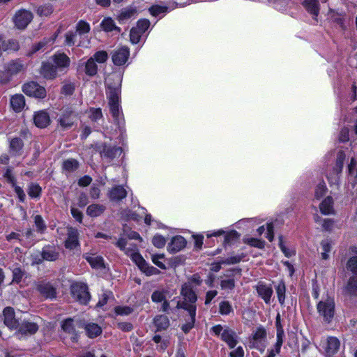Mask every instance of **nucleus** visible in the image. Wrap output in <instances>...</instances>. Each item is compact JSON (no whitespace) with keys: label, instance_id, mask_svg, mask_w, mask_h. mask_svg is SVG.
<instances>
[{"label":"nucleus","instance_id":"obj_39","mask_svg":"<svg viewBox=\"0 0 357 357\" xmlns=\"http://www.w3.org/2000/svg\"><path fill=\"white\" fill-rule=\"evenodd\" d=\"M153 321L158 331L165 330L169 326V320L166 315H157L155 317Z\"/></svg>","mask_w":357,"mask_h":357},{"label":"nucleus","instance_id":"obj_9","mask_svg":"<svg viewBox=\"0 0 357 357\" xmlns=\"http://www.w3.org/2000/svg\"><path fill=\"white\" fill-rule=\"evenodd\" d=\"M91 30L90 24L84 20H80L76 24L75 33H77L79 40L77 46L88 47L90 44V38L89 36Z\"/></svg>","mask_w":357,"mask_h":357},{"label":"nucleus","instance_id":"obj_54","mask_svg":"<svg viewBox=\"0 0 357 357\" xmlns=\"http://www.w3.org/2000/svg\"><path fill=\"white\" fill-rule=\"evenodd\" d=\"M91 58L96 63H104L108 59V54L105 51L101 50L96 52Z\"/></svg>","mask_w":357,"mask_h":357},{"label":"nucleus","instance_id":"obj_34","mask_svg":"<svg viewBox=\"0 0 357 357\" xmlns=\"http://www.w3.org/2000/svg\"><path fill=\"white\" fill-rule=\"evenodd\" d=\"M314 220L322 227L323 229L327 231H333L336 228H340L336 225L335 221L331 218L321 219V218L316 217Z\"/></svg>","mask_w":357,"mask_h":357},{"label":"nucleus","instance_id":"obj_61","mask_svg":"<svg viewBox=\"0 0 357 357\" xmlns=\"http://www.w3.org/2000/svg\"><path fill=\"white\" fill-rule=\"evenodd\" d=\"M78 167V162L75 159H68L63 163V168L68 172H73Z\"/></svg>","mask_w":357,"mask_h":357},{"label":"nucleus","instance_id":"obj_41","mask_svg":"<svg viewBox=\"0 0 357 357\" xmlns=\"http://www.w3.org/2000/svg\"><path fill=\"white\" fill-rule=\"evenodd\" d=\"M240 261H241V258L237 256L228 257L226 259L222 260L220 262L213 263L211 264V271H213L214 272H218L220 271L222 264H234L238 263Z\"/></svg>","mask_w":357,"mask_h":357},{"label":"nucleus","instance_id":"obj_29","mask_svg":"<svg viewBox=\"0 0 357 357\" xmlns=\"http://www.w3.org/2000/svg\"><path fill=\"white\" fill-rule=\"evenodd\" d=\"M41 74L47 79H53L57 75V68L51 61L43 63Z\"/></svg>","mask_w":357,"mask_h":357},{"label":"nucleus","instance_id":"obj_35","mask_svg":"<svg viewBox=\"0 0 357 357\" xmlns=\"http://www.w3.org/2000/svg\"><path fill=\"white\" fill-rule=\"evenodd\" d=\"M59 255L58 250L54 247L50 245L44 247L42 251V257L47 261H55L58 259Z\"/></svg>","mask_w":357,"mask_h":357},{"label":"nucleus","instance_id":"obj_4","mask_svg":"<svg viewBox=\"0 0 357 357\" xmlns=\"http://www.w3.org/2000/svg\"><path fill=\"white\" fill-rule=\"evenodd\" d=\"M116 245L125 254L130 257L132 261L140 268L145 265L146 262L142 256L139 254L137 247L135 244L128 243L126 238L121 237L116 243Z\"/></svg>","mask_w":357,"mask_h":357},{"label":"nucleus","instance_id":"obj_26","mask_svg":"<svg viewBox=\"0 0 357 357\" xmlns=\"http://www.w3.org/2000/svg\"><path fill=\"white\" fill-rule=\"evenodd\" d=\"M33 121L38 128H43L47 127L50 123V119L48 113L45 111H38L35 113Z\"/></svg>","mask_w":357,"mask_h":357},{"label":"nucleus","instance_id":"obj_50","mask_svg":"<svg viewBox=\"0 0 357 357\" xmlns=\"http://www.w3.org/2000/svg\"><path fill=\"white\" fill-rule=\"evenodd\" d=\"M152 262L161 269H166V265L165 264V255L164 254H156L152 255L151 256Z\"/></svg>","mask_w":357,"mask_h":357},{"label":"nucleus","instance_id":"obj_27","mask_svg":"<svg viewBox=\"0 0 357 357\" xmlns=\"http://www.w3.org/2000/svg\"><path fill=\"white\" fill-rule=\"evenodd\" d=\"M222 340L225 342L229 348H234L238 343V336L236 333L229 329L225 328L222 333Z\"/></svg>","mask_w":357,"mask_h":357},{"label":"nucleus","instance_id":"obj_18","mask_svg":"<svg viewBox=\"0 0 357 357\" xmlns=\"http://www.w3.org/2000/svg\"><path fill=\"white\" fill-rule=\"evenodd\" d=\"M340 342L337 337H328L324 344V354L326 357L333 356L338 351Z\"/></svg>","mask_w":357,"mask_h":357},{"label":"nucleus","instance_id":"obj_28","mask_svg":"<svg viewBox=\"0 0 357 357\" xmlns=\"http://www.w3.org/2000/svg\"><path fill=\"white\" fill-rule=\"evenodd\" d=\"M122 149L117 146H110L105 145L100 152L101 156L103 158L113 159L121 155Z\"/></svg>","mask_w":357,"mask_h":357},{"label":"nucleus","instance_id":"obj_48","mask_svg":"<svg viewBox=\"0 0 357 357\" xmlns=\"http://www.w3.org/2000/svg\"><path fill=\"white\" fill-rule=\"evenodd\" d=\"M286 287L284 282L281 281L276 287V293L278 301L281 305H283L285 301Z\"/></svg>","mask_w":357,"mask_h":357},{"label":"nucleus","instance_id":"obj_60","mask_svg":"<svg viewBox=\"0 0 357 357\" xmlns=\"http://www.w3.org/2000/svg\"><path fill=\"white\" fill-rule=\"evenodd\" d=\"M53 11L52 6L50 3L44 4L43 6H40L37 9V13L40 16H48L50 15Z\"/></svg>","mask_w":357,"mask_h":357},{"label":"nucleus","instance_id":"obj_43","mask_svg":"<svg viewBox=\"0 0 357 357\" xmlns=\"http://www.w3.org/2000/svg\"><path fill=\"white\" fill-rule=\"evenodd\" d=\"M105 210V206L101 204H94L88 206L86 213L88 215L95 218L100 216Z\"/></svg>","mask_w":357,"mask_h":357},{"label":"nucleus","instance_id":"obj_49","mask_svg":"<svg viewBox=\"0 0 357 357\" xmlns=\"http://www.w3.org/2000/svg\"><path fill=\"white\" fill-rule=\"evenodd\" d=\"M169 10V8L164 6L153 5L149 8V12L151 15L158 17L161 14H165Z\"/></svg>","mask_w":357,"mask_h":357},{"label":"nucleus","instance_id":"obj_1","mask_svg":"<svg viewBox=\"0 0 357 357\" xmlns=\"http://www.w3.org/2000/svg\"><path fill=\"white\" fill-rule=\"evenodd\" d=\"M107 86V96L109 101V112L120 134L122 135L125 131V121L120 105L121 78L119 77H117L116 86H112L108 82Z\"/></svg>","mask_w":357,"mask_h":357},{"label":"nucleus","instance_id":"obj_36","mask_svg":"<svg viewBox=\"0 0 357 357\" xmlns=\"http://www.w3.org/2000/svg\"><path fill=\"white\" fill-rule=\"evenodd\" d=\"M52 63L57 69L67 68L70 63V59L63 53L56 54L52 58Z\"/></svg>","mask_w":357,"mask_h":357},{"label":"nucleus","instance_id":"obj_37","mask_svg":"<svg viewBox=\"0 0 357 357\" xmlns=\"http://www.w3.org/2000/svg\"><path fill=\"white\" fill-rule=\"evenodd\" d=\"M266 337V331L263 327H259L253 333V347L258 348L259 344H262Z\"/></svg>","mask_w":357,"mask_h":357},{"label":"nucleus","instance_id":"obj_58","mask_svg":"<svg viewBox=\"0 0 357 357\" xmlns=\"http://www.w3.org/2000/svg\"><path fill=\"white\" fill-rule=\"evenodd\" d=\"M321 246L322 249L321 252V258L323 259H328L329 257L328 253L331 252V243L328 240H324L321 243Z\"/></svg>","mask_w":357,"mask_h":357},{"label":"nucleus","instance_id":"obj_12","mask_svg":"<svg viewBox=\"0 0 357 357\" xmlns=\"http://www.w3.org/2000/svg\"><path fill=\"white\" fill-rule=\"evenodd\" d=\"M130 56V50L126 46H122L115 49L112 53V60L115 66L125 65Z\"/></svg>","mask_w":357,"mask_h":357},{"label":"nucleus","instance_id":"obj_13","mask_svg":"<svg viewBox=\"0 0 357 357\" xmlns=\"http://www.w3.org/2000/svg\"><path fill=\"white\" fill-rule=\"evenodd\" d=\"M23 92L29 96L38 98H43L46 96V90L35 82L26 83L22 87Z\"/></svg>","mask_w":357,"mask_h":357},{"label":"nucleus","instance_id":"obj_23","mask_svg":"<svg viewBox=\"0 0 357 357\" xmlns=\"http://www.w3.org/2000/svg\"><path fill=\"white\" fill-rule=\"evenodd\" d=\"M180 305L182 307V309H184L188 312L189 316L190 317V320L182 326V330L185 333H188L194 326L197 307L193 305H186L182 304H180Z\"/></svg>","mask_w":357,"mask_h":357},{"label":"nucleus","instance_id":"obj_22","mask_svg":"<svg viewBox=\"0 0 357 357\" xmlns=\"http://www.w3.org/2000/svg\"><path fill=\"white\" fill-rule=\"evenodd\" d=\"M78 231L74 228L68 230V236L65 241V247L69 250H74L79 246Z\"/></svg>","mask_w":357,"mask_h":357},{"label":"nucleus","instance_id":"obj_40","mask_svg":"<svg viewBox=\"0 0 357 357\" xmlns=\"http://www.w3.org/2000/svg\"><path fill=\"white\" fill-rule=\"evenodd\" d=\"M85 331L89 337L93 338L102 333V328L97 324L89 323L85 325Z\"/></svg>","mask_w":357,"mask_h":357},{"label":"nucleus","instance_id":"obj_16","mask_svg":"<svg viewBox=\"0 0 357 357\" xmlns=\"http://www.w3.org/2000/svg\"><path fill=\"white\" fill-rule=\"evenodd\" d=\"M258 296L264 300L266 304H270L273 291L271 284L259 282L255 286Z\"/></svg>","mask_w":357,"mask_h":357},{"label":"nucleus","instance_id":"obj_3","mask_svg":"<svg viewBox=\"0 0 357 357\" xmlns=\"http://www.w3.org/2000/svg\"><path fill=\"white\" fill-rule=\"evenodd\" d=\"M116 245L125 254L130 257L132 261L140 268L145 265L146 262L142 256L139 254L137 247L135 244L128 243L126 238L121 237L116 243Z\"/></svg>","mask_w":357,"mask_h":357},{"label":"nucleus","instance_id":"obj_31","mask_svg":"<svg viewBox=\"0 0 357 357\" xmlns=\"http://www.w3.org/2000/svg\"><path fill=\"white\" fill-rule=\"evenodd\" d=\"M61 328L64 332L71 335L70 338L73 342L77 340V335L76 333L75 326L73 319H67L63 321Z\"/></svg>","mask_w":357,"mask_h":357},{"label":"nucleus","instance_id":"obj_42","mask_svg":"<svg viewBox=\"0 0 357 357\" xmlns=\"http://www.w3.org/2000/svg\"><path fill=\"white\" fill-rule=\"evenodd\" d=\"M273 229V224L270 222L266 225V227L264 226L259 227L257 229V233L259 235H262L264 233H265V237L271 242L274 238Z\"/></svg>","mask_w":357,"mask_h":357},{"label":"nucleus","instance_id":"obj_14","mask_svg":"<svg viewBox=\"0 0 357 357\" xmlns=\"http://www.w3.org/2000/svg\"><path fill=\"white\" fill-rule=\"evenodd\" d=\"M33 19L32 13L26 10L22 9L18 10L14 17L13 22L17 29H25Z\"/></svg>","mask_w":357,"mask_h":357},{"label":"nucleus","instance_id":"obj_2","mask_svg":"<svg viewBox=\"0 0 357 357\" xmlns=\"http://www.w3.org/2000/svg\"><path fill=\"white\" fill-rule=\"evenodd\" d=\"M334 297L328 292L323 294L321 300L317 304V312L324 321L330 323L335 314Z\"/></svg>","mask_w":357,"mask_h":357},{"label":"nucleus","instance_id":"obj_10","mask_svg":"<svg viewBox=\"0 0 357 357\" xmlns=\"http://www.w3.org/2000/svg\"><path fill=\"white\" fill-rule=\"evenodd\" d=\"M181 294L183 296V301L178 302L177 307L182 308L180 304L196 306L195 303L197 297L190 283H185L182 286Z\"/></svg>","mask_w":357,"mask_h":357},{"label":"nucleus","instance_id":"obj_11","mask_svg":"<svg viewBox=\"0 0 357 357\" xmlns=\"http://www.w3.org/2000/svg\"><path fill=\"white\" fill-rule=\"evenodd\" d=\"M71 292L73 298L82 304L86 305L90 299L87 286L84 283H75L72 284Z\"/></svg>","mask_w":357,"mask_h":357},{"label":"nucleus","instance_id":"obj_44","mask_svg":"<svg viewBox=\"0 0 357 357\" xmlns=\"http://www.w3.org/2000/svg\"><path fill=\"white\" fill-rule=\"evenodd\" d=\"M100 25L102 29L107 32L112 31L114 30L120 31V29L115 25L114 20L110 17L103 19Z\"/></svg>","mask_w":357,"mask_h":357},{"label":"nucleus","instance_id":"obj_52","mask_svg":"<svg viewBox=\"0 0 357 357\" xmlns=\"http://www.w3.org/2000/svg\"><path fill=\"white\" fill-rule=\"evenodd\" d=\"M23 146L22 140L20 138L15 137L10 140V148L15 154L18 153Z\"/></svg>","mask_w":357,"mask_h":357},{"label":"nucleus","instance_id":"obj_20","mask_svg":"<svg viewBox=\"0 0 357 357\" xmlns=\"http://www.w3.org/2000/svg\"><path fill=\"white\" fill-rule=\"evenodd\" d=\"M4 324L10 329L17 328L19 326L17 319H15V312L13 307H6L3 311Z\"/></svg>","mask_w":357,"mask_h":357},{"label":"nucleus","instance_id":"obj_38","mask_svg":"<svg viewBox=\"0 0 357 357\" xmlns=\"http://www.w3.org/2000/svg\"><path fill=\"white\" fill-rule=\"evenodd\" d=\"M86 260L89 263L91 266L93 268L100 269L104 268L103 259L100 256L93 254L86 255L85 256Z\"/></svg>","mask_w":357,"mask_h":357},{"label":"nucleus","instance_id":"obj_6","mask_svg":"<svg viewBox=\"0 0 357 357\" xmlns=\"http://www.w3.org/2000/svg\"><path fill=\"white\" fill-rule=\"evenodd\" d=\"M150 26V22L146 19L139 20L135 26L130 31V40L132 44H137L141 40L145 41L147 34L146 32Z\"/></svg>","mask_w":357,"mask_h":357},{"label":"nucleus","instance_id":"obj_63","mask_svg":"<svg viewBox=\"0 0 357 357\" xmlns=\"http://www.w3.org/2000/svg\"><path fill=\"white\" fill-rule=\"evenodd\" d=\"M77 33L73 31H68L65 35V44L68 46H73L77 43Z\"/></svg>","mask_w":357,"mask_h":357},{"label":"nucleus","instance_id":"obj_56","mask_svg":"<svg viewBox=\"0 0 357 357\" xmlns=\"http://www.w3.org/2000/svg\"><path fill=\"white\" fill-rule=\"evenodd\" d=\"M326 190L327 188L324 181H319L315 188L314 197L317 199H321L326 192Z\"/></svg>","mask_w":357,"mask_h":357},{"label":"nucleus","instance_id":"obj_57","mask_svg":"<svg viewBox=\"0 0 357 357\" xmlns=\"http://www.w3.org/2000/svg\"><path fill=\"white\" fill-rule=\"evenodd\" d=\"M166 293L167 291L163 289L154 291L151 295L152 301L154 303H162L166 299Z\"/></svg>","mask_w":357,"mask_h":357},{"label":"nucleus","instance_id":"obj_53","mask_svg":"<svg viewBox=\"0 0 357 357\" xmlns=\"http://www.w3.org/2000/svg\"><path fill=\"white\" fill-rule=\"evenodd\" d=\"M233 312L231 305L229 301H221L219 304V312L222 315H228Z\"/></svg>","mask_w":357,"mask_h":357},{"label":"nucleus","instance_id":"obj_30","mask_svg":"<svg viewBox=\"0 0 357 357\" xmlns=\"http://www.w3.org/2000/svg\"><path fill=\"white\" fill-rule=\"evenodd\" d=\"M333 199L331 197H326L319 204V209L322 214L328 215L335 213Z\"/></svg>","mask_w":357,"mask_h":357},{"label":"nucleus","instance_id":"obj_5","mask_svg":"<svg viewBox=\"0 0 357 357\" xmlns=\"http://www.w3.org/2000/svg\"><path fill=\"white\" fill-rule=\"evenodd\" d=\"M346 268L351 275L345 287V291L350 296H356L357 295V256L349 259Z\"/></svg>","mask_w":357,"mask_h":357},{"label":"nucleus","instance_id":"obj_32","mask_svg":"<svg viewBox=\"0 0 357 357\" xmlns=\"http://www.w3.org/2000/svg\"><path fill=\"white\" fill-rule=\"evenodd\" d=\"M10 106L16 112H21L25 106L24 97L22 94H15L10 98Z\"/></svg>","mask_w":357,"mask_h":357},{"label":"nucleus","instance_id":"obj_21","mask_svg":"<svg viewBox=\"0 0 357 357\" xmlns=\"http://www.w3.org/2000/svg\"><path fill=\"white\" fill-rule=\"evenodd\" d=\"M186 246V240L182 236H174L167 245V250L171 253H176Z\"/></svg>","mask_w":357,"mask_h":357},{"label":"nucleus","instance_id":"obj_17","mask_svg":"<svg viewBox=\"0 0 357 357\" xmlns=\"http://www.w3.org/2000/svg\"><path fill=\"white\" fill-rule=\"evenodd\" d=\"M38 329L36 324L29 321H24L20 325L16 335L19 339L25 337L27 335L34 334Z\"/></svg>","mask_w":357,"mask_h":357},{"label":"nucleus","instance_id":"obj_62","mask_svg":"<svg viewBox=\"0 0 357 357\" xmlns=\"http://www.w3.org/2000/svg\"><path fill=\"white\" fill-rule=\"evenodd\" d=\"M153 245L158 248H162L166 244V238L160 234H155L152 238Z\"/></svg>","mask_w":357,"mask_h":357},{"label":"nucleus","instance_id":"obj_51","mask_svg":"<svg viewBox=\"0 0 357 357\" xmlns=\"http://www.w3.org/2000/svg\"><path fill=\"white\" fill-rule=\"evenodd\" d=\"M348 171L349 179H356L357 183V162L354 158H351V162L348 165Z\"/></svg>","mask_w":357,"mask_h":357},{"label":"nucleus","instance_id":"obj_64","mask_svg":"<svg viewBox=\"0 0 357 357\" xmlns=\"http://www.w3.org/2000/svg\"><path fill=\"white\" fill-rule=\"evenodd\" d=\"M41 192V188L35 183H32L29 187L28 194L31 198L38 197Z\"/></svg>","mask_w":357,"mask_h":357},{"label":"nucleus","instance_id":"obj_33","mask_svg":"<svg viewBox=\"0 0 357 357\" xmlns=\"http://www.w3.org/2000/svg\"><path fill=\"white\" fill-rule=\"evenodd\" d=\"M137 10L134 6H129L121 10L118 15V20L121 23H123L126 21L135 17Z\"/></svg>","mask_w":357,"mask_h":357},{"label":"nucleus","instance_id":"obj_19","mask_svg":"<svg viewBox=\"0 0 357 357\" xmlns=\"http://www.w3.org/2000/svg\"><path fill=\"white\" fill-rule=\"evenodd\" d=\"M36 289L46 298L52 299L56 297V289L49 282H40L38 283Z\"/></svg>","mask_w":357,"mask_h":357},{"label":"nucleus","instance_id":"obj_45","mask_svg":"<svg viewBox=\"0 0 357 357\" xmlns=\"http://www.w3.org/2000/svg\"><path fill=\"white\" fill-rule=\"evenodd\" d=\"M357 99V86L356 83H354L351 87L349 93L341 98V102L343 103L344 102L347 103H351L354 100Z\"/></svg>","mask_w":357,"mask_h":357},{"label":"nucleus","instance_id":"obj_47","mask_svg":"<svg viewBox=\"0 0 357 357\" xmlns=\"http://www.w3.org/2000/svg\"><path fill=\"white\" fill-rule=\"evenodd\" d=\"M1 47L4 51H17L20 48V45L17 40L11 39L8 40L7 42H3L1 40Z\"/></svg>","mask_w":357,"mask_h":357},{"label":"nucleus","instance_id":"obj_7","mask_svg":"<svg viewBox=\"0 0 357 357\" xmlns=\"http://www.w3.org/2000/svg\"><path fill=\"white\" fill-rule=\"evenodd\" d=\"M23 68L24 64L20 59L11 61L6 65L4 72L0 73V82H8L13 75L20 73Z\"/></svg>","mask_w":357,"mask_h":357},{"label":"nucleus","instance_id":"obj_8","mask_svg":"<svg viewBox=\"0 0 357 357\" xmlns=\"http://www.w3.org/2000/svg\"><path fill=\"white\" fill-rule=\"evenodd\" d=\"M346 155L343 151L337 154L336 165L332 172L328 176V180L331 186H338L340 183V176L342 172Z\"/></svg>","mask_w":357,"mask_h":357},{"label":"nucleus","instance_id":"obj_24","mask_svg":"<svg viewBox=\"0 0 357 357\" xmlns=\"http://www.w3.org/2000/svg\"><path fill=\"white\" fill-rule=\"evenodd\" d=\"M126 190L121 185L114 186L108 193L109 199L112 202H119L127 196Z\"/></svg>","mask_w":357,"mask_h":357},{"label":"nucleus","instance_id":"obj_59","mask_svg":"<svg viewBox=\"0 0 357 357\" xmlns=\"http://www.w3.org/2000/svg\"><path fill=\"white\" fill-rule=\"evenodd\" d=\"M88 116L92 121H97L102 119V114L100 108H90L88 112Z\"/></svg>","mask_w":357,"mask_h":357},{"label":"nucleus","instance_id":"obj_25","mask_svg":"<svg viewBox=\"0 0 357 357\" xmlns=\"http://www.w3.org/2000/svg\"><path fill=\"white\" fill-rule=\"evenodd\" d=\"M302 4L306 11L317 20L320 10L319 0H304Z\"/></svg>","mask_w":357,"mask_h":357},{"label":"nucleus","instance_id":"obj_46","mask_svg":"<svg viewBox=\"0 0 357 357\" xmlns=\"http://www.w3.org/2000/svg\"><path fill=\"white\" fill-rule=\"evenodd\" d=\"M98 66L96 63L91 59H89L85 65V73L89 76H93L97 73Z\"/></svg>","mask_w":357,"mask_h":357},{"label":"nucleus","instance_id":"obj_15","mask_svg":"<svg viewBox=\"0 0 357 357\" xmlns=\"http://www.w3.org/2000/svg\"><path fill=\"white\" fill-rule=\"evenodd\" d=\"M77 116V114L72 108H66L59 119V125L63 129H69L73 126Z\"/></svg>","mask_w":357,"mask_h":357},{"label":"nucleus","instance_id":"obj_55","mask_svg":"<svg viewBox=\"0 0 357 357\" xmlns=\"http://www.w3.org/2000/svg\"><path fill=\"white\" fill-rule=\"evenodd\" d=\"M34 223L38 232L43 234L46 230V224L43 220V218L40 215H36L34 217Z\"/></svg>","mask_w":357,"mask_h":357}]
</instances>
